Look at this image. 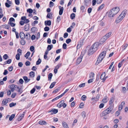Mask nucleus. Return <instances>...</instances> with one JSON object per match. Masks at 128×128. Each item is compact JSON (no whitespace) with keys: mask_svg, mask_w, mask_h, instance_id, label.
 <instances>
[{"mask_svg":"<svg viewBox=\"0 0 128 128\" xmlns=\"http://www.w3.org/2000/svg\"><path fill=\"white\" fill-rule=\"evenodd\" d=\"M86 96L84 95L82 96L81 98V99L83 100H86Z\"/></svg>","mask_w":128,"mask_h":128,"instance_id":"44","label":"nucleus"},{"mask_svg":"<svg viewBox=\"0 0 128 128\" xmlns=\"http://www.w3.org/2000/svg\"><path fill=\"white\" fill-rule=\"evenodd\" d=\"M30 50L31 52H33L34 49V46H32L30 47Z\"/></svg>","mask_w":128,"mask_h":128,"instance_id":"47","label":"nucleus"},{"mask_svg":"<svg viewBox=\"0 0 128 128\" xmlns=\"http://www.w3.org/2000/svg\"><path fill=\"white\" fill-rule=\"evenodd\" d=\"M60 10L59 12V14L60 15H61L62 14L63 12V11L64 10V8L63 7H62L61 8H60Z\"/></svg>","mask_w":128,"mask_h":128,"instance_id":"24","label":"nucleus"},{"mask_svg":"<svg viewBox=\"0 0 128 128\" xmlns=\"http://www.w3.org/2000/svg\"><path fill=\"white\" fill-rule=\"evenodd\" d=\"M39 124L42 125H46V122L45 121L41 120L39 122Z\"/></svg>","mask_w":128,"mask_h":128,"instance_id":"20","label":"nucleus"},{"mask_svg":"<svg viewBox=\"0 0 128 128\" xmlns=\"http://www.w3.org/2000/svg\"><path fill=\"white\" fill-rule=\"evenodd\" d=\"M30 63L28 61H26L25 63L26 65V66H28L30 65Z\"/></svg>","mask_w":128,"mask_h":128,"instance_id":"61","label":"nucleus"},{"mask_svg":"<svg viewBox=\"0 0 128 128\" xmlns=\"http://www.w3.org/2000/svg\"><path fill=\"white\" fill-rule=\"evenodd\" d=\"M83 54H81L80 57L78 58L76 60V64L78 65L80 64L82 62V58H83Z\"/></svg>","mask_w":128,"mask_h":128,"instance_id":"7","label":"nucleus"},{"mask_svg":"<svg viewBox=\"0 0 128 128\" xmlns=\"http://www.w3.org/2000/svg\"><path fill=\"white\" fill-rule=\"evenodd\" d=\"M94 76V74L93 72H91L89 74V78H93Z\"/></svg>","mask_w":128,"mask_h":128,"instance_id":"29","label":"nucleus"},{"mask_svg":"<svg viewBox=\"0 0 128 128\" xmlns=\"http://www.w3.org/2000/svg\"><path fill=\"white\" fill-rule=\"evenodd\" d=\"M16 93H13L12 94L11 96V97L12 98H14L16 96Z\"/></svg>","mask_w":128,"mask_h":128,"instance_id":"55","label":"nucleus"},{"mask_svg":"<svg viewBox=\"0 0 128 128\" xmlns=\"http://www.w3.org/2000/svg\"><path fill=\"white\" fill-rule=\"evenodd\" d=\"M126 10H124L122 12L116 20V23H118L120 22L125 17L126 13Z\"/></svg>","mask_w":128,"mask_h":128,"instance_id":"2","label":"nucleus"},{"mask_svg":"<svg viewBox=\"0 0 128 128\" xmlns=\"http://www.w3.org/2000/svg\"><path fill=\"white\" fill-rule=\"evenodd\" d=\"M105 76L106 73L105 72H103L101 75L100 78L101 79L103 80V82H104L106 78H107V76L105 77Z\"/></svg>","mask_w":128,"mask_h":128,"instance_id":"8","label":"nucleus"},{"mask_svg":"<svg viewBox=\"0 0 128 128\" xmlns=\"http://www.w3.org/2000/svg\"><path fill=\"white\" fill-rule=\"evenodd\" d=\"M53 47V46L52 44L48 45L47 48V50L48 51L50 50Z\"/></svg>","mask_w":128,"mask_h":128,"instance_id":"25","label":"nucleus"},{"mask_svg":"<svg viewBox=\"0 0 128 128\" xmlns=\"http://www.w3.org/2000/svg\"><path fill=\"white\" fill-rule=\"evenodd\" d=\"M75 14L74 13H73L70 16V18L72 19H73L75 17Z\"/></svg>","mask_w":128,"mask_h":128,"instance_id":"35","label":"nucleus"},{"mask_svg":"<svg viewBox=\"0 0 128 128\" xmlns=\"http://www.w3.org/2000/svg\"><path fill=\"white\" fill-rule=\"evenodd\" d=\"M114 98L113 97H112L109 102V104L110 105L112 104L113 102H114Z\"/></svg>","mask_w":128,"mask_h":128,"instance_id":"26","label":"nucleus"},{"mask_svg":"<svg viewBox=\"0 0 128 128\" xmlns=\"http://www.w3.org/2000/svg\"><path fill=\"white\" fill-rule=\"evenodd\" d=\"M96 0H93L92 1V5L93 6H94L96 4Z\"/></svg>","mask_w":128,"mask_h":128,"instance_id":"58","label":"nucleus"},{"mask_svg":"<svg viewBox=\"0 0 128 128\" xmlns=\"http://www.w3.org/2000/svg\"><path fill=\"white\" fill-rule=\"evenodd\" d=\"M15 115L14 114H12L9 117V120L10 121L12 120L13 118L14 117Z\"/></svg>","mask_w":128,"mask_h":128,"instance_id":"27","label":"nucleus"},{"mask_svg":"<svg viewBox=\"0 0 128 128\" xmlns=\"http://www.w3.org/2000/svg\"><path fill=\"white\" fill-rule=\"evenodd\" d=\"M110 105V106L108 108L110 110L112 111L113 108L114 106L112 104H111Z\"/></svg>","mask_w":128,"mask_h":128,"instance_id":"41","label":"nucleus"},{"mask_svg":"<svg viewBox=\"0 0 128 128\" xmlns=\"http://www.w3.org/2000/svg\"><path fill=\"white\" fill-rule=\"evenodd\" d=\"M17 86L14 84H10L8 86V88L10 89L16 88Z\"/></svg>","mask_w":128,"mask_h":128,"instance_id":"16","label":"nucleus"},{"mask_svg":"<svg viewBox=\"0 0 128 128\" xmlns=\"http://www.w3.org/2000/svg\"><path fill=\"white\" fill-rule=\"evenodd\" d=\"M108 97L107 96H105L104 98L102 100V102L104 103H106L108 101Z\"/></svg>","mask_w":128,"mask_h":128,"instance_id":"19","label":"nucleus"},{"mask_svg":"<svg viewBox=\"0 0 128 128\" xmlns=\"http://www.w3.org/2000/svg\"><path fill=\"white\" fill-rule=\"evenodd\" d=\"M20 42L21 44L22 45H24L26 43L25 41L24 40V39H21Z\"/></svg>","mask_w":128,"mask_h":128,"instance_id":"31","label":"nucleus"},{"mask_svg":"<svg viewBox=\"0 0 128 128\" xmlns=\"http://www.w3.org/2000/svg\"><path fill=\"white\" fill-rule=\"evenodd\" d=\"M20 36L21 39H24L25 38V35L24 33L22 32L20 33Z\"/></svg>","mask_w":128,"mask_h":128,"instance_id":"13","label":"nucleus"},{"mask_svg":"<svg viewBox=\"0 0 128 128\" xmlns=\"http://www.w3.org/2000/svg\"><path fill=\"white\" fill-rule=\"evenodd\" d=\"M69 90V89H67L64 92L60 95L61 96H62H62L65 94Z\"/></svg>","mask_w":128,"mask_h":128,"instance_id":"42","label":"nucleus"},{"mask_svg":"<svg viewBox=\"0 0 128 128\" xmlns=\"http://www.w3.org/2000/svg\"><path fill=\"white\" fill-rule=\"evenodd\" d=\"M82 116L84 118L86 117V113L84 112V111L82 112Z\"/></svg>","mask_w":128,"mask_h":128,"instance_id":"45","label":"nucleus"},{"mask_svg":"<svg viewBox=\"0 0 128 128\" xmlns=\"http://www.w3.org/2000/svg\"><path fill=\"white\" fill-rule=\"evenodd\" d=\"M27 12L30 13H32L33 12V10L31 8H29L27 10Z\"/></svg>","mask_w":128,"mask_h":128,"instance_id":"39","label":"nucleus"},{"mask_svg":"<svg viewBox=\"0 0 128 128\" xmlns=\"http://www.w3.org/2000/svg\"><path fill=\"white\" fill-rule=\"evenodd\" d=\"M71 40L70 38L67 39L66 41V42L67 44H69L71 42Z\"/></svg>","mask_w":128,"mask_h":128,"instance_id":"49","label":"nucleus"},{"mask_svg":"<svg viewBox=\"0 0 128 128\" xmlns=\"http://www.w3.org/2000/svg\"><path fill=\"white\" fill-rule=\"evenodd\" d=\"M16 103H14L13 102H12L9 104V106L10 107H12L13 106H14L16 105Z\"/></svg>","mask_w":128,"mask_h":128,"instance_id":"37","label":"nucleus"},{"mask_svg":"<svg viewBox=\"0 0 128 128\" xmlns=\"http://www.w3.org/2000/svg\"><path fill=\"white\" fill-rule=\"evenodd\" d=\"M29 75L31 77H34L35 76L34 72L32 71L30 72L29 73Z\"/></svg>","mask_w":128,"mask_h":128,"instance_id":"23","label":"nucleus"},{"mask_svg":"<svg viewBox=\"0 0 128 128\" xmlns=\"http://www.w3.org/2000/svg\"><path fill=\"white\" fill-rule=\"evenodd\" d=\"M61 97H62V96H61V95H60V96H58L56 97V98H54L52 100V102H53L54 101H55V100L58 99L60 98H61Z\"/></svg>","mask_w":128,"mask_h":128,"instance_id":"34","label":"nucleus"},{"mask_svg":"<svg viewBox=\"0 0 128 128\" xmlns=\"http://www.w3.org/2000/svg\"><path fill=\"white\" fill-rule=\"evenodd\" d=\"M8 73V72L7 70H4V72L3 73V74L4 75H6Z\"/></svg>","mask_w":128,"mask_h":128,"instance_id":"62","label":"nucleus"},{"mask_svg":"<svg viewBox=\"0 0 128 128\" xmlns=\"http://www.w3.org/2000/svg\"><path fill=\"white\" fill-rule=\"evenodd\" d=\"M125 104V102H122L121 104L118 107V110H121L123 106Z\"/></svg>","mask_w":128,"mask_h":128,"instance_id":"12","label":"nucleus"},{"mask_svg":"<svg viewBox=\"0 0 128 128\" xmlns=\"http://www.w3.org/2000/svg\"><path fill=\"white\" fill-rule=\"evenodd\" d=\"M120 10L119 8L118 7L113 8L109 12L108 16L109 17H113L114 16L117 14Z\"/></svg>","mask_w":128,"mask_h":128,"instance_id":"1","label":"nucleus"},{"mask_svg":"<svg viewBox=\"0 0 128 128\" xmlns=\"http://www.w3.org/2000/svg\"><path fill=\"white\" fill-rule=\"evenodd\" d=\"M29 24H26L24 26V30L26 31H28L29 30Z\"/></svg>","mask_w":128,"mask_h":128,"instance_id":"22","label":"nucleus"},{"mask_svg":"<svg viewBox=\"0 0 128 128\" xmlns=\"http://www.w3.org/2000/svg\"><path fill=\"white\" fill-rule=\"evenodd\" d=\"M96 51H94L92 47L89 49L88 51V54L89 55H90L93 54Z\"/></svg>","mask_w":128,"mask_h":128,"instance_id":"10","label":"nucleus"},{"mask_svg":"<svg viewBox=\"0 0 128 128\" xmlns=\"http://www.w3.org/2000/svg\"><path fill=\"white\" fill-rule=\"evenodd\" d=\"M23 78L25 81L26 82H28L30 81V79H28V78L26 76H24L23 77Z\"/></svg>","mask_w":128,"mask_h":128,"instance_id":"17","label":"nucleus"},{"mask_svg":"<svg viewBox=\"0 0 128 128\" xmlns=\"http://www.w3.org/2000/svg\"><path fill=\"white\" fill-rule=\"evenodd\" d=\"M106 53V52L104 51L102 52L100 54L96 62V64H98L100 62L102 61L105 56Z\"/></svg>","mask_w":128,"mask_h":128,"instance_id":"3","label":"nucleus"},{"mask_svg":"<svg viewBox=\"0 0 128 128\" xmlns=\"http://www.w3.org/2000/svg\"><path fill=\"white\" fill-rule=\"evenodd\" d=\"M56 83V82H54L52 83L50 86V88L51 89L52 88L54 87Z\"/></svg>","mask_w":128,"mask_h":128,"instance_id":"33","label":"nucleus"},{"mask_svg":"<svg viewBox=\"0 0 128 128\" xmlns=\"http://www.w3.org/2000/svg\"><path fill=\"white\" fill-rule=\"evenodd\" d=\"M63 126L65 128H68V125L65 122H63L62 123Z\"/></svg>","mask_w":128,"mask_h":128,"instance_id":"21","label":"nucleus"},{"mask_svg":"<svg viewBox=\"0 0 128 128\" xmlns=\"http://www.w3.org/2000/svg\"><path fill=\"white\" fill-rule=\"evenodd\" d=\"M104 104L103 103L101 104L99 106L100 108H101L103 107L104 106Z\"/></svg>","mask_w":128,"mask_h":128,"instance_id":"59","label":"nucleus"},{"mask_svg":"<svg viewBox=\"0 0 128 128\" xmlns=\"http://www.w3.org/2000/svg\"><path fill=\"white\" fill-rule=\"evenodd\" d=\"M17 89L16 90L18 92H20V93H21L22 92V90H21V89L19 87L17 86L16 88Z\"/></svg>","mask_w":128,"mask_h":128,"instance_id":"43","label":"nucleus"},{"mask_svg":"<svg viewBox=\"0 0 128 128\" xmlns=\"http://www.w3.org/2000/svg\"><path fill=\"white\" fill-rule=\"evenodd\" d=\"M8 102V100L7 99H4L2 101V104L4 105H6Z\"/></svg>","mask_w":128,"mask_h":128,"instance_id":"18","label":"nucleus"},{"mask_svg":"<svg viewBox=\"0 0 128 128\" xmlns=\"http://www.w3.org/2000/svg\"><path fill=\"white\" fill-rule=\"evenodd\" d=\"M85 83H83L80 84L79 85V86L80 88H82L84 87L85 86Z\"/></svg>","mask_w":128,"mask_h":128,"instance_id":"52","label":"nucleus"},{"mask_svg":"<svg viewBox=\"0 0 128 128\" xmlns=\"http://www.w3.org/2000/svg\"><path fill=\"white\" fill-rule=\"evenodd\" d=\"M92 10V8H89L88 10V12L90 14V13L91 12Z\"/></svg>","mask_w":128,"mask_h":128,"instance_id":"56","label":"nucleus"},{"mask_svg":"<svg viewBox=\"0 0 128 128\" xmlns=\"http://www.w3.org/2000/svg\"><path fill=\"white\" fill-rule=\"evenodd\" d=\"M21 55L19 53H18L16 55V58L17 60H19L20 59V56Z\"/></svg>","mask_w":128,"mask_h":128,"instance_id":"32","label":"nucleus"},{"mask_svg":"<svg viewBox=\"0 0 128 128\" xmlns=\"http://www.w3.org/2000/svg\"><path fill=\"white\" fill-rule=\"evenodd\" d=\"M41 62V60L39 58L38 61H37L36 63V65H39L40 64Z\"/></svg>","mask_w":128,"mask_h":128,"instance_id":"40","label":"nucleus"},{"mask_svg":"<svg viewBox=\"0 0 128 128\" xmlns=\"http://www.w3.org/2000/svg\"><path fill=\"white\" fill-rule=\"evenodd\" d=\"M111 111L109 109L107 108L102 112V114L103 115H106V114L110 113Z\"/></svg>","mask_w":128,"mask_h":128,"instance_id":"11","label":"nucleus"},{"mask_svg":"<svg viewBox=\"0 0 128 128\" xmlns=\"http://www.w3.org/2000/svg\"><path fill=\"white\" fill-rule=\"evenodd\" d=\"M58 110L57 109L53 108L50 110H49L48 111V112H52L51 114H56L58 112Z\"/></svg>","mask_w":128,"mask_h":128,"instance_id":"9","label":"nucleus"},{"mask_svg":"<svg viewBox=\"0 0 128 128\" xmlns=\"http://www.w3.org/2000/svg\"><path fill=\"white\" fill-rule=\"evenodd\" d=\"M90 2L89 0H84V4L87 6Z\"/></svg>","mask_w":128,"mask_h":128,"instance_id":"36","label":"nucleus"},{"mask_svg":"<svg viewBox=\"0 0 128 128\" xmlns=\"http://www.w3.org/2000/svg\"><path fill=\"white\" fill-rule=\"evenodd\" d=\"M51 22L50 20H46L44 22V24L45 26L47 25L50 26L51 25Z\"/></svg>","mask_w":128,"mask_h":128,"instance_id":"14","label":"nucleus"},{"mask_svg":"<svg viewBox=\"0 0 128 128\" xmlns=\"http://www.w3.org/2000/svg\"><path fill=\"white\" fill-rule=\"evenodd\" d=\"M112 32H110L108 34H107L105 35L103 37V38L102 39V40L103 39H104V40L103 41L102 40V42H104L106 39H107L110 36Z\"/></svg>","mask_w":128,"mask_h":128,"instance_id":"6","label":"nucleus"},{"mask_svg":"<svg viewBox=\"0 0 128 128\" xmlns=\"http://www.w3.org/2000/svg\"><path fill=\"white\" fill-rule=\"evenodd\" d=\"M35 88H33L30 91V93L31 94H33L35 91Z\"/></svg>","mask_w":128,"mask_h":128,"instance_id":"50","label":"nucleus"},{"mask_svg":"<svg viewBox=\"0 0 128 128\" xmlns=\"http://www.w3.org/2000/svg\"><path fill=\"white\" fill-rule=\"evenodd\" d=\"M61 51V49H58L57 50H56V54H58Z\"/></svg>","mask_w":128,"mask_h":128,"instance_id":"60","label":"nucleus"},{"mask_svg":"<svg viewBox=\"0 0 128 128\" xmlns=\"http://www.w3.org/2000/svg\"><path fill=\"white\" fill-rule=\"evenodd\" d=\"M99 45V44L98 42H96L92 45L91 47L92 48L94 51H96L98 49Z\"/></svg>","mask_w":128,"mask_h":128,"instance_id":"5","label":"nucleus"},{"mask_svg":"<svg viewBox=\"0 0 128 128\" xmlns=\"http://www.w3.org/2000/svg\"><path fill=\"white\" fill-rule=\"evenodd\" d=\"M8 57V56L7 54H4L3 56V58L5 60H6L7 59Z\"/></svg>","mask_w":128,"mask_h":128,"instance_id":"48","label":"nucleus"},{"mask_svg":"<svg viewBox=\"0 0 128 128\" xmlns=\"http://www.w3.org/2000/svg\"><path fill=\"white\" fill-rule=\"evenodd\" d=\"M37 30V28H36L34 27L32 28L31 29V31L34 34L35 33Z\"/></svg>","mask_w":128,"mask_h":128,"instance_id":"15","label":"nucleus"},{"mask_svg":"<svg viewBox=\"0 0 128 128\" xmlns=\"http://www.w3.org/2000/svg\"><path fill=\"white\" fill-rule=\"evenodd\" d=\"M68 36V34L67 32H65L64 34V38H67Z\"/></svg>","mask_w":128,"mask_h":128,"instance_id":"63","label":"nucleus"},{"mask_svg":"<svg viewBox=\"0 0 128 128\" xmlns=\"http://www.w3.org/2000/svg\"><path fill=\"white\" fill-rule=\"evenodd\" d=\"M5 4L6 6L8 8H9L11 6V5H10L8 2H6Z\"/></svg>","mask_w":128,"mask_h":128,"instance_id":"54","label":"nucleus"},{"mask_svg":"<svg viewBox=\"0 0 128 128\" xmlns=\"http://www.w3.org/2000/svg\"><path fill=\"white\" fill-rule=\"evenodd\" d=\"M52 73H50L48 75V79L50 81L51 80L52 77Z\"/></svg>","mask_w":128,"mask_h":128,"instance_id":"30","label":"nucleus"},{"mask_svg":"<svg viewBox=\"0 0 128 128\" xmlns=\"http://www.w3.org/2000/svg\"><path fill=\"white\" fill-rule=\"evenodd\" d=\"M104 7V4H102L100 6L98 10V11L102 9Z\"/></svg>","mask_w":128,"mask_h":128,"instance_id":"38","label":"nucleus"},{"mask_svg":"<svg viewBox=\"0 0 128 128\" xmlns=\"http://www.w3.org/2000/svg\"><path fill=\"white\" fill-rule=\"evenodd\" d=\"M30 54V52H28L24 55V56L26 59L28 58Z\"/></svg>","mask_w":128,"mask_h":128,"instance_id":"28","label":"nucleus"},{"mask_svg":"<svg viewBox=\"0 0 128 128\" xmlns=\"http://www.w3.org/2000/svg\"><path fill=\"white\" fill-rule=\"evenodd\" d=\"M36 38V36L34 35H32L31 37V38L32 40H34Z\"/></svg>","mask_w":128,"mask_h":128,"instance_id":"64","label":"nucleus"},{"mask_svg":"<svg viewBox=\"0 0 128 128\" xmlns=\"http://www.w3.org/2000/svg\"><path fill=\"white\" fill-rule=\"evenodd\" d=\"M66 106V104L64 103V100H61L57 105V106L59 108H60L62 106H63L64 108H65Z\"/></svg>","mask_w":128,"mask_h":128,"instance_id":"4","label":"nucleus"},{"mask_svg":"<svg viewBox=\"0 0 128 128\" xmlns=\"http://www.w3.org/2000/svg\"><path fill=\"white\" fill-rule=\"evenodd\" d=\"M49 28L47 26H46L44 28V30L45 31H48L49 30Z\"/></svg>","mask_w":128,"mask_h":128,"instance_id":"51","label":"nucleus"},{"mask_svg":"<svg viewBox=\"0 0 128 128\" xmlns=\"http://www.w3.org/2000/svg\"><path fill=\"white\" fill-rule=\"evenodd\" d=\"M15 2L16 4L17 5H19L20 4V2L19 0H15Z\"/></svg>","mask_w":128,"mask_h":128,"instance_id":"57","label":"nucleus"},{"mask_svg":"<svg viewBox=\"0 0 128 128\" xmlns=\"http://www.w3.org/2000/svg\"><path fill=\"white\" fill-rule=\"evenodd\" d=\"M8 24H10V26L12 27L14 26H15V24L10 22H8Z\"/></svg>","mask_w":128,"mask_h":128,"instance_id":"46","label":"nucleus"},{"mask_svg":"<svg viewBox=\"0 0 128 128\" xmlns=\"http://www.w3.org/2000/svg\"><path fill=\"white\" fill-rule=\"evenodd\" d=\"M66 43H64L62 45V48L64 49H66Z\"/></svg>","mask_w":128,"mask_h":128,"instance_id":"53","label":"nucleus"}]
</instances>
